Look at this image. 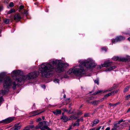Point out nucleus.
<instances>
[{
  "label": "nucleus",
  "mask_w": 130,
  "mask_h": 130,
  "mask_svg": "<svg viewBox=\"0 0 130 130\" xmlns=\"http://www.w3.org/2000/svg\"><path fill=\"white\" fill-rule=\"evenodd\" d=\"M72 128L71 126H70V127L68 129L69 130H70Z\"/></svg>",
  "instance_id": "864d4df0"
},
{
  "label": "nucleus",
  "mask_w": 130,
  "mask_h": 130,
  "mask_svg": "<svg viewBox=\"0 0 130 130\" xmlns=\"http://www.w3.org/2000/svg\"><path fill=\"white\" fill-rule=\"evenodd\" d=\"M112 90V88H111L110 89H109L108 90L106 91H105V90L103 91V90H98L97 91L94 92L93 93V94L94 95H96L97 94H99V93H100L101 92H103V93L108 92L110 91H111Z\"/></svg>",
  "instance_id": "9b49d317"
},
{
  "label": "nucleus",
  "mask_w": 130,
  "mask_h": 130,
  "mask_svg": "<svg viewBox=\"0 0 130 130\" xmlns=\"http://www.w3.org/2000/svg\"><path fill=\"white\" fill-rule=\"evenodd\" d=\"M22 18V17L20 13L16 14L14 16V19L15 21H19Z\"/></svg>",
  "instance_id": "f8f14e48"
},
{
  "label": "nucleus",
  "mask_w": 130,
  "mask_h": 130,
  "mask_svg": "<svg viewBox=\"0 0 130 130\" xmlns=\"http://www.w3.org/2000/svg\"><path fill=\"white\" fill-rule=\"evenodd\" d=\"M54 83H58L59 82V80L58 79H55L54 80Z\"/></svg>",
  "instance_id": "bb28decb"
},
{
  "label": "nucleus",
  "mask_w": 130,
  "mask_h": 130,
  "mask_svg": "<svg viewBox=\"0 0 130 130\" xmlns=\"http://www.w3.org/2000/svg\"><path fill=\"white\" fill-rule=\"evenodd\" d=\"M3 10V7L2 6H0V11H1Z\"/></svg>",
  "instance_id": "c03bdc74"
},
{
  "label": "nucleus",
  "mask_w": 130,
  "mask_h": 130,
  "mask_svg": "<svg viewBox=\"0 0 130 130\" xmlns=\"http://www.w3.org/2000/svg\"><path fill=\"white\" fill-rule=\"evenodd\" d=\"M53 113L56 115H57L56 111H53Z\"/></svg>",
  "instance_id": "de8ad7c7"
},
{
  "label": "nucleus",
  "mask_w": 130,
  "mask_h": 130,
  "mask_svg": "<svg viewBox=\"0 0 130 130\" xmlns=\"http://www.w3.org/2000/svg\"><path fill=\"white\" fill-rule=\"evenodd\" d=\"M70 118H69V120H71L73 119L76 120L77 118V117L74 116V115H71L70 116Z\"/></svg>",
  "instance_id": "aec40b11"
},
{
  "label": "nucleus",
  "mask_w": 130,
  "mask_h": 130,
  "mask_svg": "<svg viewBox=\"0 0 130 130\" xmlns=\"http://www.w3.org/2000/svg\"><path fill=\"white\" fill-rule=\"evenodd\" d=\"M20 123H18L15 124L14 126L11 128V130H12L13 129L14 130H18L20 129L22 125Z\"/></svg>",
  "instance_id": "9d476101"
},
{
  "label": "nucleus",
  "mask_w": 130,
  "mask_h": 130,
  "mask_svg": "<svg viewBox=\"0 0 130 130\" xmlns=\"http://www.w3.org/2000/svg\"><path fill=\"white\" fill-rule=\"evenodd\" d=\"M49 123L46 121H44L39 122L38 125L36 126V129H40L41 130H52L48 127Z\"/></svg>",
  "instance_id": "39448f33"
},
{
  "label": "nucleus",
  "mask_w": 130,
  "mask_h": 130,
  "mask_svg": "<svg viewBox=\"0 0 130 130\" xmlns=\"http://www.w3.org/2000/svg\"><path fill=\"white\" fill-rule=\"evenodd\" d=\"M40 111V110H37L36 111H34L31 112V113L32 114H33V115L35 116L36 115H37L39 114L42 112H43L44 111Z\"/></svg>",
  "instance_id": "4468645a"
},
{
  "label": "nucleus",
  "mask_w": 130,
  "mask_h": 130,
  "mask_svg": "<svg viewBox=\"0 0 130 130\" xmlns=\"http://www.w3.org/2000/svg\"><path fill=\"white\" fill-rule=\"evenodd\" d=\"M94 83H95L96 84L98 85L99 84V80L98 79H97L96 80H94Z\"/></svg>",
  "instance_id": "c756f323"
},
{
  "label": "nucleus",
  "mask_w": 130,
  "mask_h": 130,
  "mask_svg": "<svg viewBox=\"0 0 130 130\" xmlns=\"http://www.w3.org/2000/svg\"><path fill=\"white\" fill-rule=\"evenodd\" d=\"M29 126V127H30V128H33L34 127V125H31V126H29V125H28Z\"/></svg>",
  "instance_id": "37998d69"
},
{
  "label": "nucleus",
  "mask_w": 130,
  "mask_h": 130,
  "mask_svg": "<svg viewBox=\"0 0 130 130\" xmlns=\"http://www.w3.org/2000/svg\"><path fill=\"white\" fill-rule=\"evenodd\" d=\"M5 74L3 73L0 74V83L2 82L4 80L3 82V88L0 93V96L1 94L4 95L7 93L9 91V89L10 86L11 85V81L10 78L9 77H7L4 78Z\"/></svg>",
  "instance_id": "20e7f679"
},
{
  "label": "nucleus",
  "mask_w": 130,
  "mask_h": 130,
  "mask_svg": "<svg viewBox=\"0 0 130 130\" xmlns=\"http://www.w3.org/2000/svg\"><path fill=\"white\" fill-rule=\"evenodd\" d=\"M110 128L109 127H107L105 129V130H110Z\"/></svg>",
  "instance_id": "3c124183"
},
{
  "label": "nucleus",
  "mask_w": 130,
  "mask_h": 130,
  "mask_svg": "<svg viewBox=\"0 0 130 130\" xmlns=\"http://www.w3.org/2000/svg\"><path fill=\"white\" fill-rule=\"evenodd\" d=\"M65 92V91L64 90H63V92L64 93V92Z\"/></svg>",
  "instance_id": "338daca9"
},
{
  "label": "nucleus",
  "mask_w": 130,
  "mask_h": 130,
  "mask_svg": "<svg viewBox=\"0 0 130 130\" xmlns=\"http://www.w3.org/2000/svg\"><path fill=\"white\" fill-rule=\"evenodd\" d=\"M60 119L63 120L64 122H67L69 120L68 117L65 115L62 116L60 118Z\"/></svg>",
  "instance_id": "dca6fc26"
},
{
  "label": "nucleus",
  "mask_w": 130,
  "mask_h": 130,
  "mask_svg": "<svg viewBox=\"0 0 130 130\" xmlns=\"http://www.w3.org/2000/svg\"><path fill=\"white\" fill-rule=\"evenodd\" d=\"M129 98H130V94L126 96V99H128Z\"/></svg>",
  "instance_id": "c9c22d12"
},
{
  "label": "nucleus",
  "mask_w": 130,
  "mask_h": 130,
  "mask_svg": "<svg viewBox=\"0 0 130 130\" xmlns=\"http://www.w3.org/2000/svg\"><path fill=\"white\" fill-rule=\"evenodd\" d=\"M129 130H130V126H129Z\"/></svg>",
  "instance_id": "774afa93"
},
{
  "label": "nucleus",
  "mask_w": 130,
  "mask_h": 130,
  "mask_svg": "<svg viewBox=\"0 0 130 130\" xmlns=\"http://www.w3.org/2000/svg\"><path fill=\"white\" fill-rule=\"evenodd\" d=\"M8 0H5L4 2L7 3L8 2Z\"/></svg>",
  "instance_id": "603ef678"
},
{
  "label": "nucleus",
  "mask_w": 130,
  "mask_h": 130,
  "mask_svg": "<svg viewBox=\"0 0 130 130\" xmlns=\"http://www.w3.org/2000/svg\"><path fill=\"white\" fill-rule=\"evenodd\" d=\"M42 119L43 120H44L45 119V117L44 116L42 117Z\"/></svg>",
  "instance_id": "4d7b16f0"
},
{
  "label": "nucleus",
  "mask_w": 130,
  "mask_h": 130,
  "mask_svg": "<svg viewBox=\"0 0 130 130\" xmlns=\"http://www.w3.org/2000/svg\"><path fill=\"white\" fill-rule=\"evenodd\" d=\"M29 126H27L26 127L24 128L23 130H29V129L28 128H29Z\"/></svg>",
  "instance_id": "2f4dec72"
},
{
  "label": "nucleus",
  "mask_w": 130,
  "mask_h": 130,
  "mask_svg": "<svg viewBox=\"0 0 130 130\" xmlns=\"http://www.w3.org/2000/svg\"><path fill=\"white\" fill-rule=\"evenodd\" d=\"M116 68V66H114L111 67L109 68H107L106 69V71H110L113 69H115Z\"/></svg>",
  "instance_id": "f3484780"
},
{
  "label": "nucleus",
  "mask_w": 130,
  "mask_h": 130,
  "mask_svg": "<svg viewBox=\"0 0 130 130\" xmlns=\"http://www.w3.org/2000/svg\"><path fill=\"white\" fill-rule=\"evenodd\" d=\"M102 49L103 51L104 50V51H106V48H104V47L102 48Z\"/></svg>",
  "instance_id": "09e8293b"
},
{
  "label": "nucleus",
  "mask_w": 130,
  "mask_h": 130,
  "mask_svg": "<svg viewBox=\"0 0 130 130\" xmlns=\"http://www.w3.org/2000/svg\"><path fill=\"white\" fill-rule=\"evenodd\" d=\"M70 99L69 98H68V99L67 100H68V102H70V101H69Z\"/></svg>",
  "instance_id": "5fc2aeb1"
},
{
  "label": "nucleus",
  "mask_w": 130,
  "mask_h": 130,
  "mask_svg": "<svg viewBox=\"0 0 130 130\" xmlns=\"http://www.w3.org/2000/svg\"><path fill=\"white\" fill-rule=\"evenodd\" d=\"M111 130H118L117 129L114 127H113L112 128Z\"/></svg>",
  "instance_id": "ea45409f"
},
{
  "label": "nucleus",
  "mask_w": 130,
  "mask_h": 130,
  "mask_svg": "<svg viewBox=\"0 0 130 130\" xmlns=\"http://www.w3.org/2000/svg\"><path fill=\"white\" fill-rule=\"evenodd\" d=\"M79 120H77L73 124V126H78L79 125Z\"/></svg>",
  "instance_id": "4be33fe9"
},
{
  "label": "nucleus",
  "mask_w": 130,
  "mask_h": 130,
  "mask_svg": "<svg viewBox=\"0 0 130 130\" xmlns=\"http://www.w3.org/2000/svg\"><path fill=\"white\" fill-rule=\"evenodd\" d=\"M64 113L63 112V113H62V116H63V115H64Z\"/></svg>",
  "instance_id": "0e129e2a"
},
{
  "label": "nucleus",
  "mask_w": 130,
  "mask_h": 130,
  "mask_svg": "<svg viewBox=\"0 0 130 130\" xmlns=\"http://www.w3.org/2000/svg\"><path fill=\"white\" fill-rule=\"evenodd\" d=\"M14 120L13 118H9L0 121V123H8Z\"/></svg>",
  "instance_id": "6e6552de"
},
{
  "label": "nucleus",
  "mask_w": 130,
  "mask_h": 130,
  "mask_svg": "<svg viewBox=\"0 0 130 130\" xmlns=\"http://www.w3.org/2000/svg\"><path fill=\"white\" fill-rule=\"evenodd\" d=\"M118 92V91L115 90L114 91L112 92L111 93L107 94L104 95L105 98H107L108 96L113 95L115 93H116Z\"/></svg>",
  "instance_id": "ddd939ff"
},
{
  "label": "nucleus",
  "mask_w": 130,
  "mask_h": 130,
  "mask_svg": "<svg viewBox=\"0 0 130 130\" xmlns=\"http://www.w3.org/2000/svg\"><path fill=\"white\" fill-rule=\"evenodd\" d=\"M89 130H95V129L94 128H91Z\"/></svg>",
  "instance_id": "e2e57ef3"
},
{
  "label": "nucleus",
  "mask_w": 130,
  "mask_h": 130,
  "mask_svg": "<svg viewBox=\"0 0 130 130\" xmlns=\"http://www.w3.org/2000/svg\"><path fill=\"white\" fill-rule=\"evenodd\" d=\"M56 112L57 115L61 113V110H58V109H56Z\"/></svg>",
  "instance_id": "a878e982"
},
{
  "label": "nucleus",
  "mask_w": 130,
  "mask_h": 130,
  "mask_svg": "<svg viewBox=\"0 0 130 130\" xmlns=\"http://www.w3.org/2000/svg\"><path fill=\"white\" fill-rule=\"evenodd\" d=\"M112 59L115 61L118 60L122 61H127V58L124 57H114Z\"/></svg>",
  "instance_id": "0eeeda50"
},
{
  "label": "nucleus",
  "mask_w": 130,
  "mask_h": 130,
  "mask_svg": "<svg viewBox=\"0 0 130 130\" xmlns=\"http://www.w3.org/2000/svg\"><path fill=\"white\" fill-rule=\"evenodd\" d=\"M119 124L118 123L116 124H114V127L117 129V128H118V127L119 126Z\"/></svg>",
  "instance_id": "393cba45"
},
{
  "label": "nucleus",
  "mask_w": 130,
  "mask_h": 130,
  "mask_svg": "<svg viewBox=\"0 0 130 130\" xmlns=\"http://www.w3.org/2000/svg\"><path fill=\"white\" fill-rule=\"evenodd\" d=\"M41 87H42V88H44V89H45L46 88V87L44 85H42L41 86Z\"/></svg>",
  "instance_id": "8fccbe9b"
},
{
  "label": "nucleus",
  "mask_w": 130,
  "mask_h": 130,
  "mask_svg": "<svg viewBox=\"0 0 130 130\" xmlns=\"http://www.w3.org/2000/svg\"><path fill=\"white\" fill-rule=\"evenodd\" d=\"M128 90V89L127 88H125L124 89V91H126Z\"/></svg>",
  "instance_id": "13d9d810"
},
{
  "label": "nucleus",
  "mask_w": 130,
  "mask_h": 130,
  "mask_svg": "<svg viewBox=\"0 0 130 130\" xmlns=\"http://www.w3.org/2000/svg\"><path fill=\"white\" fill-rule=\"evenodd\" d=\"M21 12L22 14H25L26 15H27L28 14L27 11L25 9H24L23 11H22Z\"/></svg>",
  "instance_id": "412c9836"
},
{
  "label": "nucleus",
  "mask_w": 130,
  "mask_h": 130,
  "mask_svg": "<svg viewBox=\"0 0 130 130\" xmlns=\"http://www.w3.org/2000/svg\"><path fill=\"white\" fill-rule=\"evenodd\" d=\"M109 105L111 106H114V104L109 103Z\"/></svg>",
  "instance_id": "79ce46f5"
},
{
  "label": "nucleus",
  "mask_w": 130,
  "mask_h": 130,
  "mask_svg": "<svg viewBox=\"0 0 130 130\" xmlns=\"http://www.w3.org/2000/svg\"><path fill=\"white\" fill-rule=\"evenodd\" d=\"M60 60L51 59L47 63L42 64L39 69L42 76L47 77L51 76L54 72L55 69L57 72L60 73L64 70V67H67L69 64L66 63H63Z\"/></svg>",
  "instance_id": "f257e3e1"
},
{
  "label": "nucleus",
  "mask_w": 130,
  "mask_h": 130,
  "mask_svg": "<svg viewBox=\"0 0 130 130\" xmlns=\"http://www.w3.org/2000/svg\"><path fill=\"white\" fill-rule=\"evenodd\" d=\"M88 116H89V114H88V113L84 115V116L85 117H88Z\"/></svg>",
  "instance_id": "a18cd8bd"
},
{
  "label": "nucleus",
  "mask_w": 130,
  "mask_h": 130,
  "mask_svg": "<svg viewBox=\"0 0 130 130\" xmlns=\"http://www.w3.org/2000/svg\"><path fill=\"white\" fill-rule=\"evenodd\" d=\"M41 118H38V119H37V122H38V121H41Z\"/></svg>",
  "instance_id": "4c0bfd02"
},
{
  "label": "nucleus",
  "mask_w": 130,
  "mask_h": 130,
  "mask_svg": "<svg viewBox=\"0 0 130 130\" xmlns=\"http://www.w3.org/2000/svg\"><path fill=\"white\" fill-rule=\"evenodd\" d=\"M127 59V60H130V56H127V58H126Z\"/></svg>",
  "instance_id": "49530a36"
},
{
  "label": "nucleus",
  "mask_w": 130,
  "mask_h": 130,
  "mask_svg": "<svg viewBox=\"0 0 130 130\" xmlns=\"http://www.w3.org/2000/svg\"><path fill=\"white\" fill-rule=\"evenodd\" d=\"M12 75L13 78L15 81L18 82H21L25 80H28L35 78L39 74L37 71H35L29 73L27 75L21 76L19 77L21 75V72L20 70H16L12 71Z\"/></svg>",
  "instance_id": "7ed1b4c3"
},
{
  "label": "nucleus",
  "mask_w": 130,
  "mask_h": 130,
  "mask_svg": "<svg viewBox=\"0 0 130 130\" xmlns=\"http://www.w3.org/2000/svg\"><path fill=\"white\" fill-rule=\"evenodd\" d=\"M80 63L78 66H76L69 69L68 73L70 74L72 73L77 76H81L85 73L84 66L90 68L93 63V61L90 58L84 60H80Z\"/></svg>",
  "instance_id": "f03ea898"
},
{
  "label": "nucleus",
  "mask_w": 130,
  "mask_h": 130,
  "mask_svg": "<svg viewBox=\"0 0 130 130\" xmlns=\"http://www.w3.org/2000/svg\"><path fill=\"white\" fill-rule=\"evenodd\" d=\"M120 102H119L116 103V104H114V106H116L117 105L120 104Z\"/></svg>",
  "instance_id": "e433bc0d"
},
{
  "label": "nucleus",
  "mask_w": 130,
  "mask_h": 130,
  "mask_svg": "<svg viewBox=\"0 0 130 130\" xmlns=\"http://www.w3.org/2000/svg\"><path fill=\"white\" fill-rule=\"evenodd\" d=\"M82 114V113L81 112H78L77 113V114L78 115H81Z\"/></svg>",
  "instance_id": "72a5a7b5"
},
{
  "label": "nucleus",
  "mask_w": 130,
  "mask_h": 130,
  "mask_svg": "<svg viewBox=\"0 0 130 130\" xmlns=\"http://www.w3.org/2000/svg\"><path fill=\"white\" fill-rule=\"evenodd\" d=\"M62 110H63L64 112L68 111V110L66 108H63L61 109Z\"/></svg>",
  "instance_id": "cd10ccee"
},
{
  "label": "nucleus",
  "mask_w": 130,
  "mask_h": 130,
  "mask_svg": "<svg viewBox=\"0 0 130 130\" xmlns=\"http://www.w3.org/2000/svg\"><path fill=\"white\" fill-rule=\"evenodd\" d=\"M4 21L6 24H8L9 23V20L8 19H5L4 20Z\"/></svg>",
  "instance_id": "5701e85b"
},
{
  "label": "nucleus",
  "mask_w": 130,
  "mask_h": 130,
  "mask_svg": "<svg viewBox=\"0 0 130 130\" xmlns=\"http://www.w3.org/2000/svg\"><path fill=\"white\" fill-rule=\"evenodd\" d=\"M77 120H79V121H83V118L82 117L80 118V119H78Z\"/></svg>",
  "instance_id": "58836bf2"
},
{
  "label": "nucleus",
  "mask_w": 130,
  "mask_h": 130,
  "mask_svg": "<svg viewBox=\"0 0 130 130\" xmlns=\"http://www.w3.org/2000/svg\"><path fill=\"white\" fill-rule=\"evenodd\" d=\"M68 113L69 114H71L72 113H71L70 112V111H69L68 112Z\"/></svg>",
  "instance_id": "680f3d73"
},
{
  "label": "nucleus",
  "mask_w": 130,
  "mask_h": 130,
  "mask_svg": "<svg viewBox=\"0 0 130 130\" xmlns=\"http://www.w3.org/2000/svg\"><path fill=\"white\" fill-rule=\"evenodd\" d=\"M66 95L65 94H64L63 95V98H66Z\"/></svg>",
  "instance_id": "6e6d98bb"
},
{
  "label": "nucleus",
  "mask_w": 130,
  "mask_h": 130,
  "mask_svg": "<svg viewBox=\"0 0 130 130\" xmlns=\"http://www.w3.org/2000/svg\"><path fill=\"white\" fill-rule=\"evenodd\" d=\"M101 127L102 126H100L99 127L96 129V130H100Z\"/></svg>",
  "instance_id": "a19ab883"
},
{
  "label": "nucleus",
  "mask_w": 130,
  "mask_h": 130,
  "mask_svg": "<svg viewBox=\"0 0 130 130\" xmlns=\"http://www.w3.org/2000/svg\"><path fill=\"white\" fill-rule=\"evenodd\" d=\"M99 122V120L98 119H95L93 122V123L92 124V126H93L94 125H95L96 124H97Z\"/></svg>",
  "instance_id": "6ab92c4d"
},
{
  "label": "nucleus",
  "mask_w": 130,
  "mask_h": 130,
  "mask_svg": "<svg viewBox=\"0 0 130 130\" xmlns=\"http://www.w3.org/2000/svg\"><path fill=\"white\" fill-rule=\"evenodd\" d=\"M102 101V99H100L99 100H95L92 101L90 102H89V101L87 100V102L89 103H91L92 105L94 106H97L98 104L100 102Z\"/></svg>",
  "instance_id": "1a4fd4ad"
},
{
  "label": "nucleus",
  "mask_w": 130,
  "mask_h": 130,
  "mask_svg": "<svg viewBox=\"0 0 130 130\" xmlns=\"http://www.w3.org/2000/svg\"><path fill=\"white\" fill-rule=\"evenodd\" d=\"M104 128V126H103L102 128V129H103Z\"/></svg>",
  "instance_id": "69168bd1"
},
{
  "label": "nucleus",
  "mask_w": 130,
  "mask_h": 130,
  "mask_svg": "<svg viewBox=\"0 0 130 130\" xmlns=\"http://www.w3.org/2000/svg\"><path fill=\"white\" fill-rule=\"evenodd\" d=\"M15 11V10L14 9H12L10 10L8 12V14H10L12 12H14Z\"/></svg>",
  "instance_id": "b1692460"
},
{
  "label": "nucleus",
  "mask_w": 130,
  "mask_h": 130,
  "mask_svg": "<svg viewBox=\"0 0 130 130\" xmlns=\"http://www.w3.org/2000/svg\"><path fill=\"white\" fill-rule=\"evenodd\" d=\"M123 120L122 119H121V120L119 121L118 122V123L119 124L121 123V122H123Z\"/></svg>",
  "instance_id": "f704fd0d"
},
{
  "label": "nucleus",
  "mask_w": 130,
  "mask_h": 130,
  "mask_svg": "<svg viewBox=\"0 0 130 130\" xmlns=\"http://www.w3.org/2000/svg\"><path fill=\"white\" fill-rule=\"evenodd\" d=\"M125 39V38L124 37L122 36H120L117 37L115 39H112L111 42L113 43H115L118 41L124 40Z\"/></svg>",
  "instance_id": "423d86ee"
},
{
  "label": "nucleus",
  "mask_w": 130,
  "mask_h": 130,
  "mask_svg": "<svg viewBox=\"0 0 130 130\" xmlns=\"http://www.w3.org/2000/svg\"><path fill=\"white\" fill-rule=\"evenodd\" d=\"M16 81H15V82H14L12 83V84L13 85L12 88L13 89V90H14L16 88V86L18 84L16 83Z\"/></svg>",
  "instance_id": "a211bd4d"
},
{
  "label": "nucleus",
  "mask_w": 130,
  "mask_h": 130,
  "mask_svg": "<svg viewBox=\"0 0 130 130\" xmlns=\"http://www.w3.org/2000/svg\"><path fill=\"white\" fill-rule=\"evenodd\" d=\"M128 40L130 41V37L128 38Z\"/></svg>",
  "instance_id": "052dcab7"
},
{
  "label": "nucleus",
  "mask_w": 130,
  "mask_h": 130,
  "mask_svg": "<svg viewBox=\"0 0 130 130\" xmlns=\"http://www.w3.org/2000/svg\"><path fill=\"white\" fill-rule=\"evenodd\" d=\"M9 6L11 7H13L14 6L13 3L12 2H11L9 5Z\"/></svg>",
  "instance_id": "473e14b6"
},
{
  "label": "nucleus",
  "mask_w": 130,
  "mask_h": 130,
  "mask_svg": "<svg viewBox=\"0 0 130 130\" xmlns=\"http://www.w3.org/2000/svg\"><path fill=\"white\" fill-rule=\"evenodd\" d=\"M24 7V6L23 5L20 6L19 8V10H21L23 9Z\"/></svg>",
  "instance_id": "7c9ffc66"
},
{
  "label": "nucleus",
  "mask_w": 130,
  "mask_h": 130,
  "mask_svg": "<svg viewBox=\"0 0 130 130\" xmlns=\"http://www.w3.org/2000/svg\"><path fill=\"white\" fill-rule=\"evenodd\" d=\"M112 64V62H105L104 64L102 66V67H109L111 66Z\"/></svg>",
  "instance_id": "2eb2a0df"
},
{
  "label": "nucleus",
  "mask_w": 130,
  "mask_h": 130,
  "mask_svg": "<svg viewBox=\"0 0 130 130\" xmlns=\"http://www.w3.org/2000/svg\"><path fill=\"white\" fill-rule=\"evenodd\" d=\"M127 112H130V108H129L127 111Z\"/></svg>",
  "instance_id": "bf43d9fd"
},
{
  "label": "nucleus",
  "mask_w": 130,
  "mask_h": 130,
  "mask_svg": "<svg viewBox=\"0 0 130 130\" xmlns=\"http://www.w3.org/2000/svg\"><path fill=\"white\" fill-rule=\"evenodd\" d=\"M4 101L3 98L2 96L0 97V104H2L1 102Z\"/></svg>",
  "instance_id": "c85d7f7f"
}]
</instances>
